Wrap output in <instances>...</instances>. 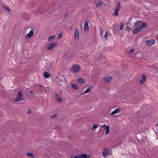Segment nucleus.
<instances>
[{
  "instance_id": "nucleus-1",
  "label": "nucleus",
  "mask_w": 158,
  "mask_h": 158,
  "mask_svg": "<svg viewBox=\"0 0 158 158\" xmlns=\"http://www.w3.org/2000/svg\"><path fill=\"white\" fill-rule=\"evenodd\" d=\"M80 67L77 65H73L71 68V71L73 73H75L79 71Z\"/></svg>"
},
{
  "instance_id": "nucleus-2",
  "label": "nucleus",
  "mask_w": 158,
  "mask_h": 158,
  "mask_svg": "<svg viewBox=\"0 0 158 158\" xmlns=\"http://www.w3.org/2000/svg\"><path fill=\"white\" fill-rule=\"evenodd\" d=\"M120 9V4L119 2H118L117 4V5L115 8V9L114 14V16H118L119 15V14L118 13V12L119 11Z\"/></svg>"
},
{
  "instance_id": "nucleus-3",
  "label": "nucleus",
  "mask_w": 158,
  "mask_h": 158,
  "mask_svg": "<svg viewBox=\"0 0 158 158\" xmlns=\"http://www.w3.org/2000/svg\"><path fill=\"white\" fill-rule=\"evenodd\" d=\"M22 91L20 90L18 93L16 98L15 99V101L17 102L20 101L22 98Z\"/></svg>"
},
{
  "instance_id": "nucleus-4",
  "label": "nucleus",
  "mask_w": 158,
  "mask_h": 158,
  "mask_svg": "<svg viewBox=\"0 0 158 158\" xmlns=\"http://www.w3.org/2000/svg\"><path fill=\"white\" fill-rule=\"evenodd\" d=\"M34 28H31L30 30L29 33L26 36V38L28 39L32 37L34 34Z\"/></svg>"
},
{
  "instance_id": "nucleus-5",
  "label": "nucleus",
  "mask_w": 158,
  "mask_h": 158,
  "mask_svg": "<svg viewBox=\"0 0 158 158\" xmlns=\"http://www.w3.org/2000/svg\"><path fill=\"white\" fill-rule=\"evenodd\" d=\"M57 44V43H54V42H52L49 44L47 46V49L48 50H51L55 46H56Z\"/></svg>"
},
{
  "instance_id": "nucleus-6",
  "label": "nucleus",
  "mask_w": 158,
  "mask_h": 158,
  "mask_svg": "<svg viewBox=\"0 0 158 158\" xmlns=\"http://www.w3.org/2000/svg\"><path fill=\"white\" fill-rule=\"evenodd\" d=\"M111 154V151L104 148L103 152V156H107Z\"/></svg>"
},
{
  "instance_id": "nucleus-7",
  "label": "nucleus",
  "mask_w": 158,
  "mask_h": 158,
  "mask_svg": "<svg viewBox=\"0 0 158 158\" xmlns=\"http://www.w3.org/2000/svg\"><path fill=\"white\" fill-rule=\"evenodd\" d=\"M101 127L103 128L104 129H105L106 130V135H107L109 133V129L110 128V126H106L105 124H104Z\"/></svg>"
},
{
  "instance_id": "nucleus-8",
  "label": "nucleus",
  "mask_w": 158,
  "mask_h": 158,
  "mask_svg": "<svg viewBox=\"0 0 158 158\" xmlns=\"http://www.w3.org/2000/svg\"><path fill=\"white\" fill-rule=\"evenodd\" d=\"M142 22L140 21H138L135 23L134 26V28H139V27L142 28Z\"/></svg>"
},
{
  "instance_id": "nucleus-9",
  "label": "nucleus",
  "mask_w": 158,
  "mask_h": 158,
  "mask_svg": "<svg viewBox=\"0 0 158 158\" xmlns=\"http://www.w3.org/2000/svg\"><path fill=\"white\" fill-rule=\"evenodd\" d=\"M155 43V40L153 39L148 40L146 41V45L150 46L154 44Z\"/></svg>"
},
{
  "instance_id": "nucleus-10",
  "label": "nucleus",
  "mask_w": 158,
  "mask_h": 158,
  "mask_svg": "<svg viewBox=\"0 0 158 158\" xmlns=\"http://www.w3.org/2000/svg\"><path fill=\"white\" fill-rule=\"evenodd\" d=\"M79 36V31L78 29H75L74 31V39L77 40Z\"/></svg>"
},
{
  "instance_id": "nucleus-11",
  "label": "nucleus",
  "mask_w": 158,
  "mask_h": 158,
  "mask_svg": "<svg viewBox=\"0 0 158 158\" xmlns=\"http://www.w3.org/2000/svg\"><path fill=\"white\" fill-rule=\"evenodd\" d=\"M89 21H85L84 22V29L85 31H87L89 29L88 26Z\"/></svg>"
},
{
  "instance_id": "nucleus-12",
  "label": "nucleus",
  "mask_w": 158,
  "mask_h": 158,
  "mask_svg": "<svg viewBox=\"0 0 158 158\" xmlns=\"http://www.w3.org/2000/svg\"><path fill=\"white\" fill-rule=\"evenodd\" d=\"M135 29L133 31V33L134 34L138 33L142 30V28L139 27V28H134Z\"/></svg>"
},
{
  "instance_id": "nucleus-13",
  "label": "nucleus",
  "mask_w": 158,
  "mask_h": 158,
  "mask_svg": "<svg viewBox=\"0 0 158 158\" xmlns=\"http://www.w3.org/2000/svg\"><path fill=\"white\" fill-rule=\"evenodd\" d=\"M111 79L112 77H107L103 79V81L106 83H108L110 82L111 80Z\"/></svg>"
},
{
  "instance_id": "nucleus-14",
  "label": "nucleus",
  "mask_w": 158,
  "mask_h": 158,
  "mask_svg": "<svg viewBox=\"0 0 158 158\" xmlns=\"http://www.w3.org/2000/svg\"><path fill=\"white\" fill-rule=\"evenodd\" d=\"M146 79V76L144 74H142V79L140 81V83L141 84H143L145 82Z\"/></svg>"
},
{
  "instance_id": "nucleus-15",
  "label": "nucleus",
  "mask_w": 158,
  "mask_h": 158,
  "mask_svg": "<svg viewBox=\"0 0 158 158\" xmlns=\"http://www.w3.org/2000/svg\"><path fill=\"white\" fill-rule=\"evenodd\" d=\"M64 77H62L61 78H60L58 79V81H57V83L60 85H62V84L64 82V81H62V80L63 79H64Z\"/></svg>"
},
{
  "instance_id": "nucleus-16",
  "label": "nucleus",
  "mask_w": 158,
  "mask_h": 158,
  "mask_svg": "<svg viewBox=\"0 0 158 158\" xmlns=\"http://www.w3.org/2000/svg\"><path fill=\"white\" fill-rule=\"evenodd\" d=\"M120 109H117L115 110H114V111H113L111 114V115H113L114 114H116V113H118L120 112Z\"/></svg>"
},
{
  "instance_id": "nucleus-17",
  "label": "nucleus",
  "mask_w": 158,
  "mask_h": 158,
  "mask_svg": "<svg viewBox=\"0 0 158 158\" xmlns=\"http://www.w3.org/2000/svg\"><path fill=\"white\" fill-rule=\"evenodd\" d=\"M80 158H89L90 156L85 154H80Z\"/></svg>"
},
{
  "instance_id": "nucleus-18",
  "label": "nucleus",
  "mask_w": 158,
  "mask_h": 158,
  "mask_svg": "<svg viewBox=\"0 0 158 158\" xmlns=\"http://www.w3.org/2000/svg\"><path fill=\"white\" fill-rule=\"evenodd\" d=\"M55 37L56 36L55 35H52L50 36L48 39V41L49 42L52 41L55 39Z\"/></svg>"
},
{
  "instance_id": "nucleus-19",
  "label": "nucleus",
  "mask_w": 158,
  "mask_h": 158,
  "mask_svg": "<svg viewBox=\"0 0 158 158\" xmlns=\"http://www.w3.org/2000/svg\"><path fill=\"white\" fill-rule=\"evenodd\" d=\"M77 81L78 83L80 84L83 83L84 82V79L83 78H79L77 79Z\"/></svg>"
},
{
  "instance_id": "nucleus-20",
  "label": "nucleus",
  "mask_w": 158,
  "mask_h": 158,
  "mask_svg": "<svg viewBox=\"0 0 158 158\" xmlns=\"http://www.w3.org/2000/svg\"><path fill=\"white\" fill-rule=\"evenodd\" d=\"M44 76L46 78H48L51 76V75L48 72H45L44 73Z\"/></svg>"
},
{
  "instance_id": "nucleus-21",
  "label": "nucleus",
  "mask_w": 158,
  "mask_h": 158,
  "mask_svg": "<svg viewBox=\"0 0 158 158\" xmlns=\"http://www.w3.org/2000/svg\"><path fill=\"white\" fill-rule=\"evenodd\" d=\"M91 89V87H89L87 89H86L83 93L81 94V95H83V94L85 93H87L89 92L90 90Z\"/></svg>"
},
{
  "instance_id": "nucleus-22",
  "label": "nucleus",
  "mask_w": 158,
  "mask_h": 158,
  "mask_svg": "<svg viewBox=\"0 0 158 158\" xmlns=\"http://www.w3.org/2000/svg\"><path fill=\"white\" fill-rule=\"evenodd\" d=\"M49 67L48 66L47 67V71H49L50 70H51L53 68V66L52 64H50L49 65Z\"/></svg>"
},
{
  "instance_id": "nucleus-23",
  "label": "nucleus",
  "mask_w": 158,
  "mask_h": 158,
  "mask_svg": "<svg viewBox=\"0 0 158 158\" xmlns=\"http://www.w3.org/2000/svg\"><path fill=\"white\" fill-rule=\"evenodd\" d=\"M120 26V29L121 30H122L124 27V23L123 22H121L119 24Z\"/></svg>"
},
{
  "instance_id": "nucleus-24",
  "label": "nucleus",
  "mask_w": 158,
  "mask_h": 158,
  "mask_svg": "<svg viewBox=\"0 0 158 158\" xmlns=\"http://www.w3.org/2000/svg\"><path fill=\"white\" fill-rule=\"evenodd\" d=\"M95 3L96 5V6L98 7H99L101 6L102 4V2H99L98 3H97L96 2H95Z\"/></svg>"
},
{
  "instance_id": "nucleus-25",
  "label": "nucleus",
  "mask_w": 158,
  "mask_h": 158,
  "mask_svg": "<svg viewBox=\"0 0 158 158\" xmlns=\"http://www.w3.org/2000/svg\"><path fill=\"white\" fill-rule=\"evenodd\" d=\"M97 127V126L96 124H93L91 127V129L92 131H94Z\"/></svg>"
},
{
  "instance_id": "nucleus-26",
  "label": "nucleus",
  "mask_w": 158,
  "mask_h": 158,
  "mask_svg": "<svg viewBox=\"0 0 158 158\" xmlns=\"http://www.w3.org/2000/svg\"><path fill=\"white\" fill-rule=\"evenodd\" d=\"M108 32L107 31H106L105 34V35L103 36V38L106 39V40H107V39L108 38Z\"/></svg>"
},
{
  "instance_id": "nucleus-27",
  "label": "nucleus",
  "mask_w": 158,
  "mask_h": 158,
  "mask_svg": "<svg viewBox=\"0 0 158 158\" xmlns=\"http://www.w3.org/2000/svg\"><path fill=\"white\" fill-rule=\"evenodd\" d=\"M43 88H44L41 85H37V88L41 90V89H43Z\"/></svg>"
},
{
  "instance_id": "nucleus-28",
  "label": "nucleus",
  "mask_w": 158,
  "mask_h": 158,
  "mask_svg": "<svg viewBox=\"0 0 158 158\" xmlns=\"http://www.w3.org/2000/svg\"><path fill=\"white\" fill-rule=\"evenodd\" d=\"M3 7L5 10H8L9 12V13H10V10L8 7L5 6H3Z\"/></svg>"
},
{
  "instance_id": "nucleus-29",
  "label": "nucleus",
  "mask_w": 158,
  "mask_h": 158,
  "mask_svg": "<svg viewBox=\"0 0 158 158\" xmlns=\"http://www.w3.org/2000/svg\"><path fill=\"white\" fill-rule=\"evenodd\" d=\"M142 24V29L143 27H146V23H141Z\"/></svg>"
},
{
  "instance_id": "nucleus-30",
  "label": "nucleus",
  "mask_w": 158,
  "mask_h": 158,
  "mask_svg": "<svg viewBox=\"0 0 158 158\" xmlns=\"http://www.w3.org/2000/svg\"><path fill=\"white\" fill-rule=\"evenodd\" d=\"M27 155L30 157H34V156L33 154L31 153H27Z\"/></svg>"
},
{
  "instance_id": "nucleus-31",
  "label": "nucleus",
  "mask_w": 158,
  "mask_h": 158,
  "mask_svg": "<svg viewBox=\"0 0 158 158\" xmlns=\"http://www.w3.org/2000/svg\"><path fill=\"white\" fill-rule=\"evenodd\" d=\"M72 87L75 89H76L78 88V87L77 85L75 84H72Z\"/></svg>"
},
{
  "instance_id": "nucleus-32",
  "label": "nucleus",
  "mask_w": 158,
  "mask_h": 158,
  "mask_svg": "<svg viewBox=\"0 0 158 158\" xmlns=\"http://www.w3.org/2000/svg\"><path fill=\"white\" fill-rule=\"evenodd\" d=\"M62 33H60L58 34V36L57 37V39H59L61 38H62Z\"/></svg>"
},
{
  "instance_id": "nucleus-33",
  "label": "nucleus",
  "mask_w": 158,
  "mask_h": 158,
  "mask_svg": "<svg viewBox=\"0 0 158 158\" xmlns=\"http://www.w3.org/2000/svg\"><path fill=\"white\" fill-rule=\"evenodd\" d=\"M57 101L58 102H61L62 101V99L60 98L59 97L57 98Z\"/></svg>"
},
{
  "instance_id": "nucleus-34",
  "label": "nucleus",
  "mask_w": 158,
  "mask_h": 158,
  "mask_svg": "<svg viewBox=\"0 0 158 158\" xmlns=\"http://www.w3.org/2000/svg\"><path fill=\"white\" fill-rule=\"evenodd\" d=\"M134 51V49H131L129 51V52H127V53H133V52Z\"/></svg>"
},
{
  "instance_id": "nucleus-35",
  "label": "nucleus",
  "mask_w": 158,
  "mask_h": 158,
  "mask_svg": "<svg viewBox=\"0 0 158 158\" xmlns=\"http://www.w3.org/2000/svg\"><path fill=\"white\" fill-rule=\"evenodd\" d=\"M56 116H57V114H53L52 116V118L53 119L55 118H56Z\"/></svg>"
},
{
  "instance_id": "nucleus-36",
  "label": "nucleus",
  "mask_w": 158,
  "mask_h": 158,
  "mask_svg": "<svg viewBox=\"0 0 158 158\" xmlns=\"http://www.w3.org/2000/svg\"><path fill=\"white\" fill-rule=\"evenodd\" d=\"M74 158H80V154L78 155L77 156H74Z\"/></svg>"
},
{
  "instance_id": "nucleus-37",
  "label": "nucleus",
  "mask_w": 158,
  "mask_h": 158,
  "mask_svg": "<svg viewBox=\"0 0 158 158\" xmlns=\"http://www.w3.org/2000/svg\"><path fill=\"white\" fill-rule=\"evenodd\" d=\"M55 96L56 98H57L58 97H59V95L58 94L56 93L55 94Z\"/></svg>"
},
{
  "instance_id": "nucleus-38",
  "label": "nucleus",
  "mask_w": 158,
  "mask_h": 158,
  "mask_svg": "<svg viewBox=\"0 0 158 158\" xmlns=\"http://www.w3.org/2000/svg\"><path fill=\"white\" fill-rule=\"evenodd\" d=\"M130 28L128 27H126V30L128 31H129L130 30Z\"/></svg>"
},
{
  "instance_id": "nucleus-39",
  "label": "nucleus",
  "mask_w": 158,
  "mask_h": 158,
  "mask_svg": "<svg viewBox=\"0 0 158 158\" xmlns=\"http://www.w3.org/2000/svg\"><path fill=\"white\" fill-rule=\"evenodd\" d=\"M31 113V111L30 110H29L27 112L28 114H30Z\"/></svg>"
},
{
  "instance_id": "nucleus-40",
  "label": "nucleus",
  "mask_w": 158,
  "mask_h": 158,
  "mask_svg": "<svg viewBox=\"0 0 158 158\" xmlns=\"http://www.w3.org/2000/svg\"><path fill=\"white\" fill-rule=\"evenodd\" d=\"M30 92L31 93V94H33V92L32 91H30Z\"/></svg>"
},
{
  "instance_id": "nucleus-41",
  "label": "nucleus",
  "mask_w": 158,
  "mask_h": 158,
  "mask_svg": "<svg viewBox=\"0 0 158 158\" xmlns=\"http://www.w3.org/2000/svg\"><path fill=\"white\" fill-rule=\"evenodd\" d=\"M67 16V15H65V17H66V16Z\"/></svg>"
}]
</instances>
